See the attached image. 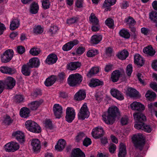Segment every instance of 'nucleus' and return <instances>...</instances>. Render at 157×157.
Returning a JSON list of instances; mask_svg holds the SVG:
<instances>
[{
  "label": "nucleus",
  "instance_id": "nucleus-1",
  "mask_svg": "<svg viewBox=\"0 0 157 157\" xmlns=\"http://www.w3.org/2000/svg\"><path fill=\"white\" fill-rule=\"evenodd\" d=\"M120 115L118 108L116 106H112L109 107L106 114L102 116L103 120L107 124H112L115 121L116 117Z\"/></svg>",
  "mask_w": 157,
  "mask_h": 157
},
{
  "label": "nucleus",
  "instance_id": "nucleus-2",
  "mask_svg": "<svg viewBox=\"0 0 157 157\" xmlns=\"http://www.w3.org/2000/svg\"><path fill=\"white\" fill-rule=\"evenodd\" d=\"M132 141L135 146L138 148L140 151L143 149L145 144V140L141 134H136L134 135L132 138Z\"/></svg>",
  "mask_w": 157,
  "mask_h": 157
},
{
  "label": "nucleus",
  "instance_id": "nucleus-3",
  "mask_svg": "<svg viewBox=\"0 0 157 157\" xmlns=\"http://www.w3.org/2000/svg\"><path fill=\"white\" fill-rule=\"evenodd\" d=\"M82 80V76L78 73H76L70 75L67 79V82L70 86L74 87L79 85Z\"/></svg>",
  "mask_w": 157,
  "mask_h": 157
},
{
  "label": "nucleus",
  "instance_id": "nucleus-4",
  "mask_svg": "<svg viewBox=\"0 0 157 157\" xmlns=\"http://www.w3.org/2000/svg\"><path fill=\"white\" fill-rule=\"evenodd\" d=\"M25 125L26 128L29 131L36 133L41 132V128L36 122L31 121H27L25 122Z\"/></svg>",
  "mask_w": 157,
  "mask_h": 157
},
{
  "label": "nucleus",
  "instance_id": "nucleus-5",
  "mask_svg": "<svg viewBox=\"0 0 157 157\" xmlns=\"http://www.w3.org/2000/svg\"><path fill=\"white\" fill-rule=\"evenodd\" d=\"M90 112L87 107L86 103H84L81 107L78 116L79 119L83 120L88 117Z\"/></svg>",
  "mask_w": 157,
  "mask_h": 157
},
{
  "label": "nucleus",
  "instance_id": "nucleus-6",
  "mask_svg": "<svg viewBox=\"0 0 157 157\" xmlns=\"http://www.w3.org/2000/svg\"><path fill=\"white\" fill-rule=\"evenodd\" d=\"M13 55V52L12 49H8L1 56L2 62L6 63L9 62L12 58Z\"/></svg>",
  "mask_w": 157,
  "mask_h": 157
},
{
  "label": "nucleus",
  "instance_id": "nucleus-7",
  "mask_svg": "<svg viewBox=\"0 0 157 157\" xmlns=\"http://www.w3.org/2000/svg\"><path fill=\"white\" fill-rule=\"evenodd\" d=\"M66 120L68 122L71 123L74 119L75 113V110L71 107H68L66 109Z\"/></svg>",
  "mask_w": 157,
  "mask_h": 157
},
{
  "label": "nucleus",
  "instance_id": "nucleus-8",
  "mask_svg": "<svg viewBox=\"0 0 157 157\" xmlns=\"http://www.w3.org/2000/svg\"><path fill=\"white\" fill-rule=\"evenodd\" d=\"M104 134V130L101 126H98L94 128L91 132L92 136L95 139L101 137Z\"/></svg>",
  "mask_w": 157,
  "mask_h": 157
},
{
  "label": "nucleus",
  "instance_id": "nucleus-9",
  "mask_svg": "<svg viewBox=\"0 0 157 157\" xmlns=\"http://www.w3.org/2000/svg\"><path fill=\"white\" fill-rule=\"evenodd\" d=\"M133 116L136 124H143L147 120L146 117L141 112L135 113L133 114Z\"/></svg>",
  "mask_w": 157,
  "mask_h": 157
},
{
  "label": "nucleus",
  "instance_id": "nucleus-10",
  "mask_svg": "<svg viewBox=\"0 0 157 157\" xmlns=\"http://www.w3.org/2000/svg\"><path fill=\"white\" fill-rule=\"evenodd\" d=\"M3 82L4 84V87L8 89H12L15 84V79L11 77H9L4 81Z\"/></svg>",
  "mask_w": 157,
  "mask_h": 157
},
{
  "label": "nucleus",
  "instance_id": "nucleus-11",
  "mask_svg": "<svg viewBox=\"0 0 157 157\" xmlns=\"http://www.w3.org/2000/svg\"><path fill=\"white\" fill-rule=\"evenodd\" d=\"M0 71L2 73L11 75L16 72V70L15 68L7 66L1 67Z\"/></svg>",
  "mask_w": 157,
  "mask_h": 157
},
{
  "label": "nucleus",
  "instance_id": "nucleus-12",
  "mask_svg": "<svg viewBox=\"0 0 157 157\" xmlns=\"http://www.w3.org/2000/svg\"><path fill=\"white\" fill-rule=\"evenodd\" d=\"M31 144L33 151L38 153L40 151L41 148L40 142L38 139H33L32 140Z\"/></svg>",
  "mask_w": 157,
  "mask_h": 157
},
{
  "label": "nucleus",
  "instance_id": "nucleus-13",
  "mask_svg": "<svg viewBox=\"0 0 157 157\" xmlns=\"http://www.w3.org/2000/svg\"><path fill=\"white\" fill-rule=\"evenodd\" d=\"M134 127L136 129L141 130L148 133L150 132L152 130V128L150 125H146L144 123L143 124H135Z\"/></svg>",
  "mask_w": 157,
  "mask_h": 157
},
{
  "label": "nucleus",
  "instance_id": "nucleus-14",
  "mask_svg": "<svg viewBox=\"0 0 157 157\" xmlns=\"http://www.w3.org/2000/svg\"><path fill=\"white\" fill-rule=\"evenodd\" d=\"M12 136L21 143L25 142V135L24 133L21 131H17L13 132Z\"/></svg>",
  "mask_w": 157,
  "mask_h": 157
},
{
  "label": "nucleus",
  "instance_id": "nucleus-15",
  "mask_svg": "<svg viewBox=\"0 0 157 157\" xmlns=\"http://www.w3.org/2000/svg\"><path fill=\"white\" fill-rule=\"evenodd\" d=\"M53 111L56 117L59 118L63 113L62 107L59 104H55L53 107Z\"/></svg>",
  "mask_w": 157,
  "mask_h": 157
},
{
  "label": "nucleus",
  "instance_id": "nucleus-16",
  "mask_svg": "<svg viewBox=\"0 0 157 157\" xmlns=\"http://www.w3.org/2000/svg\"><path fill=\"white\" fill-rule=\"evenodd\" d=\"M58 58L56 55L52 53L49 55L45 61L46 63L52 65L55 63L57 60Z\"/></svg>",
  "mask_w": 157,
  "mask_h": 157
},
{
  "label": "nucleus",
  "instance_id": "nucleus-17",
  "mask_svg": "<svg viewBox=\"0 0 157 157\" xmlns=\"http://www.w3.org/2000/svg\"><path fill=\"white\" fill-rule=\"evenodd\" d=\"M131 109L133 110H137L141 111L145 109L144 105L141 103L136 101H134L130 105Z\"/></svg>",
  "mask_w": 157,
  "mask_h": 157
},
{
  "label": "nucleus",
  "instance_id": "nucleus-18",
  "mask_svg": "<svg viewBox=\"0 0 157 157\" xmlns=\"http://www.w3.org/2000/svg\"><path fill=\"white\" fill-rule=\"evenodd\" d=\"M110 92L113 96L117 99L122 100L124 99L123 94L117 89H112L111 90Z\"/></svg>",
  "mask_w": 157,
  "mask_h": 157
},
{
  "label": "nucleus",
  "instance_id": "nucleus-19",
  "mask_svg": "<svg viewBox=\"0 0 157 157\" xmlns=\"http://www.w3.org/2000/svg\"><path fill=\"white\" fill-rule=\"evenodd\" d=\"M78 43V41L77 40H74L68 42L64 44L62 47L63 50L65 51H67L71 49L75 45Z\"/></svg>",
  "mask_w": 157,
  "mask_h": 157
},
{
  "label": "nucleus",
  "instance_id": "nucleus-20",
  "mask_svg": "<svg viewBox=\"0 0 157 157\" xmlns=\"http://www.w3.org/2000/svg\"><path fill=\"white\" fill-rule=\"evenodd\" d=\"M126 94L130 97L138 98L140 97L138 92L132 87H129L127 88Z\"/></svg>",
  "mask_w": 157,
  "mask_h": 157
},
{
  "label": "nucleus",
  "instance_id": "nucleus-21",
  "mask_svg": "<svg viewBox=\"0 0 157 157\" xmlns=\"http://www.w3.org/2000/svg\"><path fill=\"white\" fill-rule=\"evenodd\" d=\"M27 63L30 68L37 67L40 64V62L38 58H34L30 59Z\"/></svg>",
  "mask_w": 157,
  "mask_h": 157
},
{
  "label": "nucleus",
  "instance_id": "nucleus-22",
  "mask_svg": "<svg viewBox=\"0 0 157 157\" xmlns=\"http://www.w3.org/2000/svg\"><path fill=\"white\" fill-rule=\"evenodd\" d=\"M134 62L135 64L140 66H143L144 63L143 58L138 54H136L134 56Z\"/></svg>",
  "mask_w": 157,
  "mask_h": 157
},
{
  "label": "nucleus",
  "instance_id": "nucleus-23",
  "mask_svg": "<svg viewBox=\"0 0 157 157\" xmlns=\"http://www.w3.org/2000/svg\"><path fill=\"white\" fill-rule=\"evenodd\" d=\"M71 157H85L84 153L78 148L74 149L72 151Z\"/></svg>",
  "mask_w": 157,
  "mask_h": 157
},
{
  "label": "nucleus",
  "instance_id": "nucleus-24",
  "mask_svg": "<svg viewBox=\"0 0 157 157\" xmlns=\"http://www.w3.org/2000/svg\"><path fill=\"white\" fill-rule=\"evenodd\" d=\"M66 145V142L65 140L63 139H59L57 144L55 146V149L58 151H62L65 147Z\"/></svg>",
  "mask_w": 157,
  "mask_h": 157
},
{
  "label": "nucleus",
  "instance_id": "nucleus-25",
  "mask_svg": "<svg viewBox=\"0 0 157 157\" xmlns=\"http://www.w3.org/2000/svg\"><path fill=\"white\" fill-rule=\"evenodd\" d=\"M103 84V82L102 81L98 79L93 78L90 81L89 83V86L90 87H94L102 86Z\"/></svg>",
  "mask_w": 157,
  "mask_h": 157
},
{
  "label": "nucleus",
  "instance_id": "nucleus-26",
  "mask_svg": "<svg viewBox=\"0 0 157 157\" xmlns=\"http://www.w3.org/2000/svg\"><path fill=\"white\" fill-rule=\"evenodd\" d=\"M86 96V94L85 91L80 90L75 94L74 98L76 100L80 101L85 99Z\"/></svg>",
  "mask_w": 157,
  "mask_h": 157
},
{
  "label": "nucleus",
  "instance_id": "nucleus-27",
  "mask_svg": "<svg viewBox=\"0 0 157 157\" xmlns=\"http://www.w3.org/2000/svg\"><path fill=\"white\" fill-rule=\"evenodd\" d=\"M20 24V21L17 19H14L10 22V29L11 30H14L17 29Z\"/></svg>",
  "mask_w": 157,
  "mask_h": 157
},
{
  "label": "nucleus",
  "instance_id": "nucleus-28",
  "mask_svg": "<svg viewBox=\"0 0 157 157\" xmlns=\"http://www.w3.org/2000/svg\"><path fill=\"white\" fill-rule=\"evenodd\" d=\"M56 79V77L55 75H52L46 79L44 82V84L47 86H51L55 82Z\"/></svg>",
  "mask_w": 157,
  "mask_h": 157
},
{
  "label": "nucleus",
  "instance_id": "nucleus-29",
  "mask_svg": "<svg viewBox=\"0 0 157 157\" xmlns=\"http://www.w3.org/2000/svg\"><path fill=\"white\" fill-rule=\"evenodd\" d=\"M81 66L80 63L78 62H71L67 65V68L68 69L73 71L76 69Z\"/></svg>",
  "mask_w": 157,
  "mask_h": 157
},
{
  "label": "nucleus",
  "instance_id": "nucleus-30",
  "mask_svg": "<svg viewBox=\"0 0 157 157\" xmlns=\"http://www.w3.org/2000/svg\"><path fill=\"white\" fill-rule=\"evenodd\" d=\"M121 75V72L119 70H115L111 74V79L113 82H117Z\"/></svg>",
  "mask_w": 157,
  "mask_h": 157
},
{
  "label": "nucleus",
  "instance_id": "nucleus-31",
  "mask_svg": "<svg viewBox=\"0 0 157 157\" xmlns=\"http://www.w3.org/2000/svg\"><path fill=\"white\" fill-rule=\"evenodd\" d=\"M30 113L29 109L27 108L24 107L20 109V114L22 117L27 118L29 116Z\"/></svg>",
  "mask_w": 157,
  "mask_h": 157
},
{
  "label": "nucleus",
  "instance_id": "nucleus-32",
  "mask_svg": "<svg viewBox=\"0 0 157 157\" xmlns=\"http://www.w3.org/2000/svg\"><path fill=\"white\" fill-rule=\"evenodd\" d=\"M39 6L38 4L35 2L32 3L30 6V12L33 14H36L38 11Z\"/></svg>",
  "mask_w": 157,
  "mask_h": 157
},
{
  "label": "nucleus",
  "instance_id": "nucleus-33",
  "mask_svg": "<svg viewBox=\"0 0 157 157\" xmlns=\"http://www.w3.org/2000/svg\"><path fill=\"white\" fill-rule=\"evenodd\" d=\"M143 51L144 53L151 56L154 55L155 52L151 46H149L144 48Z\"/></svg>",
  "mask_w": 157,
  "mask_h": 157
},
{
  "label": "nucleus",
  "instance_id": "nucleus-34",
  "mask_svg": "<svg viewBox=\"0 0 157 157\" xmlns=\"http://www.w3.org/2000/svg\"><path fill=\"white\" fill-rule=\"evenodd\" d=\"M30 67L27 64L24 65L21 67V72L25 76H29L30 74Z\"/></svg>",
  "mask_w": 157,
  "mask_h": 157
},
{
  "label": "nucleus",
  "instance_id": "nucleus-35",
  "mask_svg": "<svg viewBox=\"0 0 157 157\" xmlns=\"http://www.w3.org/2000/svg\"><path fill=\"white\" fill-rule=\"evenodd\" d=\"M102 39V36L101 35H94L91 38V43L94 44H97Z\"/></svg>",
  "mask_w": 157,
  "mask_h": 157
},
{
  "label": "nucleus",
  "instance_id": "nucleus-36",
  "mask_svg": "<svg viewBox=\"0 0 157 157\" xmlns=\"http://www.w3.org/2000/svg\"><path fill=\"white\" fill-rule=\"evenodd\" d=\"M128 52L125 50L118 53L117 55V57L121 60H124L128 56Z\"/></svg>",
  "mask_w": 157,
  "mask_h": 157
},
{
  "label": "nucleus",
  "instance_id": "nucleus-37",
  "mask_svg": "<svg viewBox=\"0 0 157 157\" xmlns=\"http://www.w3.org/2000/svg\"><path fill=\"white\" fill-rule=\"evenodd\" d=\"M126 154V147L123 144H120L119 157H125Z\"/></svg>",
  "mask_w": 157,
  "mask_h": 157
},
{
  "label": "nucleus",
  "instance_id": "nucleus-38",
  "mask_svg": "<svg viewBox=\"0 0 157 157\" xmlns=\"http://www.w3.org/2000/svg\"><path fill=\"white\" fill-rule=\"evenodd\" d=\"M41 104V103L38 101H33L28 105L29 108L32 110H36Z\"/></svg>",
  "mask_w": 157,
  "mask_h": 157
},
{
  "label": "nucleus",
  "instance_id": "nucleus-39",
  "mask_svg": "<svg viewBox=\"0 0 157 157\" xmlns=\"http://www.w3.org/2000/svg\"><path fill=\"white\" fill-rule=\"evenodd\" d=\"M156 96V94L154 92L150 90H148L145 94L146 97L151 101H154Z\"/></svg>",
  "mask_w": 157,
  "mask_h": 157
},
{
  "label": "nucleus",
  "instance_id": "nucleus-40",
  "mask_svg": "<svg viewBox=\"0 0 157 157\" xmlns=\"http://www.w3.org/2000/svg\"><path fill=\"white\" fill-rule=\"evenodd\" d=\"M120 36L125 39H128L130 36V34L128 30L122 29L120 30L119 32Z\"/></svg>",
  "mask_w": 157,
  "mask_h": 157
},
{
  "label": "nucleus",
  "instance_id": "nucleus-41",
  "mask_svg": "<svg viewBox=\"0 0 157 157\" xmlns=\"http://www.w3.org/2000/svg\"><path fill=\"white\" fill-rule=\"evenodd\" d=\"M99 68L98 67H92L87 74V76L90 77L93 76L94 75L98 73L99 72Z\"/></svg>",
  "mask_w": 157,
  "mask_h": 157
},
{
  "label": "nucleus",
  "instance_id": "nucleus-42",
  "mask_svg": "<svg viewBox=\"0 0 157 157\" xmlns=\"http://www.w3.org/2000/svg\"><path fill=\"white\" fill-rule=\"evenodd\" d=\"M149 18L155 23V26L157 27V12H152L149 13Z\"/></svg>",
  "mask_w": 157,
  "mask_h": 157
},
{
  "label": "nucleus",
  "instance_id": "nucleus-43",
  "mask_svg": "<svg viewBox=\"0 0 157 157\" xmlns=\"http://www.w3.org/2000/svg\"><path fill=\"white\" fill-rule=\"evenodd\" d=\"M89 21L93 25H97L99 24V20L96 17L95 15L93 13L91 14L89 17Z\"/></svg>",
  "mask_w": 157,
  "mask_h": 157
},
{
  "label": "nucleus",
  "instance_id": "nucleus-44",
  "mask_svg": "<svg viewBox=\"0 0 157 157\" xmlns=\"http://www.w3.org/2000/svg\"><path fill=\"white\" fill-rule=\"evenodd\" d=\"M116 0H105L103 4V7L106 8L114 5L116 3Z\"/></svg>",
  "mask_w": 157,
  "mask_h": 157
},
{
  "label": "nucleus",
  "instance_id": "nucleus-45",
  "mask_svg": "<svg viewBox=\"0 0 157 157\" xmlns=\"http://www.w3.org/2000/svg\"><path fill=\"white\" fill-rule=\"evenodd\" d=\"M98 53V51L95 49L89 50L86 53V56L89 57H93Z\"/></svg>",
  "mask_w": 157,
  "mask_h": 157
},
{
  "label": "nucleus",
  "instance_id": "nucleus-46",
  "mask_svg": "<svg viewBox=\"0 0 157 157\" xmlns=\"http://www.w3.org/2000/svg\"><path fill=\"white\" fill-rule=\"evenodd\" d=\"M12 120L9 116H6L3 117L2 122L6 124L9 125L12 123Z\"/></svg>",
  "mask_w": 157,
  "mask_h": 157
},
{
  "label": "nucleus",
  "instance_id": "nucleus-47",
  "mask_svg": "<svg viewBox=\"0 0 157 157\" xmlns=\"http://www.w3.org/2000/svg\"><path fill=\"white\" fill-rule=\"evenodd\" d=\"M43 8L45 10L48 9L50 5V2L49 0H42V2Z\"/></svg>",
  "mask_w": 157,
  "mask_h": 157
},
{
  "label": "nucleus",
  "instance_id": "nucleus-48",
  "mask_svg": "<svg viewBox=\"0 0 157 157\" xmlns=\"http://www.w3.org/2000/svg\"><path fill=\"white\" fill-rule=\"evenodd\" d=\"M43 28L40 25L35 26L33 29V32L36 34H41L43 32Z\"/></svg>",
  "mask_w": 157,
  "mask_h": 157
},
{
  "label": "nucleus",
  "instance_id": "nucleus-49",
  "mask_svg": "<svg viewBox=\"0 0 157 157\" xmlns=\"http://www.w3.org/2000/svg\"><path fill=\"white\" fill-rule=\"evenodd\" d=\"M40 52V49L37 48H33L31 49L29 51L30 54L33 56H37Z\"/></svg>",
  "mask_w": 157,
  "mask_h": 157
},
{
  "label": "nucleus",
  "instance_id": "nucleus-50",
  "mask_svg": "<svg viewBox=\"0 0 157 157\" xmlns=\"http://www.w3.org/2000/svg\"><path fill=\"white\" fill-rule=\"evenodd\" d=\"M126 22L129 25V26H132L136 24V22L134 19L130 17H129L125 20Z\"/></svg>",
  "mask_w": 157,
  "mask_h": 157
},
{
  "label": "nucleus",
  "instance_id": "nucleus-51",
  "mask_svg": "<svg viewBox=\"0 0 157 157\" xmlns=\"http://www.w3.org/2000/svg\"><path fill=\"white\" fill-rule=\"evenodd\" d=\"M58 30L57 27L56 25H52L51 26L48 32L51 35L55 34Z\"/></svg>",
  "mask_w": 157,
  "mask_h": 157
},
{
  "label": "nucleus",
  "instance_id": "nucleus-52",
  "mask_svg": "<svg viewBox=\"0 0 157 157\" xmlns=\"http://www.w3.org/2000/svg\"><path fill=\"white\" fill-rule=\"evenodd\" d=\"M13 148L11 142L8 143L5 145V149L7 152H13V150L14 149Z\"/></svg>",
  "mask_w": 157,
  "mask_h": 157
},
{
  "label": "nucleus",
  "instance_id": "nucleus-53",
  "mask_svg": "<svg viewBox=\"0 0 157 157\" xmlns=\"http://www.w3.org/2000/svg\"><path fill=\"white\" fill-rule=\"evenodd\" d=\"M105 23L109 28H112L114 25L113 20L111 18H108L105 21Z\"/></svg>",
  "mask_w": 157,
  "mask_h": 157
},
{
  "label": "nucleus",
  "instance_id": "nucleus-54",
  "mask_svg": "<svg viewBox=\"0 0 157 157\" xmlns=\"http://www.w3.org/2000/svg\"><path fill=\"white\" fill-rule=\"evenodd\" d=\"M23 99V96L21 95H16L14 98V101L17 103L21 102Z\"/></svg>",
  "mask_w": 157,
  "mask_h": 157
},
{
  "label": "nucleus",
  "instance_id": "nucleus-55",
  "mask_svg": "<svg viewBox=\"0 0 157 157\" xmlns=\"http://www.w3.org/2000/svg\"><path fill=\"white\" fill-rule=\"evenodd\" d=\"M78 21V18L76 17H74L67 19V23L69 25L74 24Z\"/></svg>",
  "mask_w": 157,
  "mask_h": 157
},
{
  "label": "nucleus",
  "instance_id": "nucleus-56",
  "mask_svg": "<svg viewBox=\"0 0 157 157\" xmlns=\"http://www.w3.org/2000/svg\"><path fill=\"white\" fill-rule=\"evenodd\" d=\"M129 2L127 1H123L120 4V7L122 9H126L129 6Z\"/></svg>",
  "mask_w": 157,
  "mask_h": 157
},
{
  "label": "nucleus",
  "instance_id": "nucleus-57",
  "mask_svg": "<svg viewBox=\"0 0 157 157\" xmlns=\"http://www.w3.org/2000/svg\"><path fill=\"white\" fill-rule=\"evenodd\" d=\"M132 71V67L131 64L128 65L126 68V72L129 77L131 76Z\"/></svg>",
  "mask_w": 157,
  "mask_h": 157
},
{
  "label": "nucleus",
  "instance_id": "nucleus-58",
  "mask_svg": "<svg viewBox=\"0 0 157 157\" xmlns=\"http://www.w3.org/2000/svg\"><path fill=\"white\" fill-rule=\"evenodd\" d=\"M85 136V134L83 132H80L76 137V140L78 142L80 141Z\"/></svg>",
  "mask_w": 157,
  "mask_h": 157
},
{
  "label": "nucleus",
  "instance_id": "nucleus-59",
  "mask_svg": "<svg viewBox=\"0 0 157 157\" xmlns=\"http://www.w3.org/2000/svg\"><path fill=\"white\" fill-rule=\"evenodd\" d=\"M91 139L89 138H86L84 139L83 142V144L84 146L87 147L91 144Z\"/></svg>",
  "mask_w": 157,
  "mask_h": 157
},
{
  "label": "nucleus",
  "instance_id": "nucleus-60",
  "mask_svg": "<svg viewBox=\"0 0 157 157\" xmlns=\"http://www.w3.org/2000/svg\"><path fill=\"white\" fill-rule=\"evenodd\" d=\"M113 65L109 63L105 65L104 68V71L107 72L111 71L113 69Z\"/></svg>",
  "mask_w": 157,
  "mask_h": 157
},
{
  "label": "nucleus",
  "instance_id": "nucleus-61",
  "mask_svg": "<svg viewBox=\"0 0 157 157\" xmlns=\"http://www.w3.org/2000/svg\"><path fill=\"white\" fill-rule=\"evenodd\" d=\"M116 149V145L114 144H111L109 146V150L110 153H113Z\"/></svg>",
  "mask_w": 157,
  "mask_h": 157
},
{
  "label": "nucleus",
  "instance_id": "nucleus-62",
  "mask_svg": "<svg viewBox=\"0 0 157 157\" xmlns=\"http://www.w3.org/2000/svg\"><path fill=\"white\" fill-rule=\"evenodd\" d=\"M13 147V152H14L17 150H18L20 147L18 144L16 142H11Z\"/></svg>",
  "mask_w": 157,
  "mask_h": 157
},
{
  "label": "nucleus",
  "instance_id": "nucleus-63",
  "mask_svg": "<svg viewBox=\"0 0 157 157\" xmlns=\"http://www.w3.org/2000/svg\"><path fill=\"white\" fill-rule=\"evenodd\" d=\"M17 51L20 54H22L25 52V48L22 46H18L17 48Z\"/></svg>",
  "mask_w": 157,
  "mask_h": 157
},
{
  "label": "nucleus",
  "instance_id": "nucleus-64",
  "mask_svg": "<svg viewBox=\"0 0 157 157\" xmlns=\"http://www.w3.org/2000/svg\"><path fill=\"white\" fill-rule=\"evenodd\" d=\"M45 124L46 128L51 129L52 128V122L50 120H46L45 121Z\"/></svg>",
  "mask_w": 157,
  "mask_h": 157
}]
</instances>
